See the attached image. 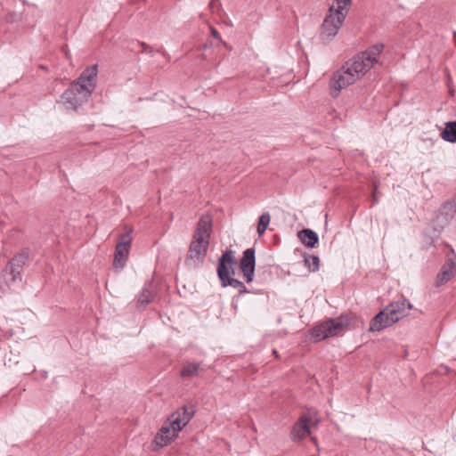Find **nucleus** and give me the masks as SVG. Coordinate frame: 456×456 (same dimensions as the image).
Here are the masks:
<instances>
[{"instance_id":"obj_1","label":"nucleus","mask_w":456,"mask_h":456,"mask_svg":"<svg viewBox=\"0 0 456 456\" xmlns=\"http://www.w3.org/2000/svg\"><path fill=\"white\" fill-rule=\"evenodd\" d=\"M383 49V44L373 45L334 72L329 83L331 96L338 97L342 89L354 84L368 72L378 62Z\"/></svg>"},{"instance_id":"obj_2","label":"nucleus","mask_w":456,"mask_h":456,"mask_svg":"<svg viewBox=\"0 0 456 456\" xmlns=\"http://www.w3.org/2000/svg\"><path fill=\"white\" fill-rule=\"evenodd\" d=\"M96 65L86 68L61 96V103L69 110H77L88 101L96 86Z\"/></svg>"},{"instance_id":"obj_3","label":"nucleus","mask_w":456,"mask_h":456,"mask_svg":"<svg viewBox=\"0 0 456 456\" xmlns=\"http://www.w3.org/2000/svg\"><path fill=\"white\" fill-rule=\"evenodd\" d=\"M211 226L208 216H202L199 220L185 259L188 266L195 268L203 264L209 245Z\"/></svg>"},{"instance_id":"obj_4","label":"nucleus","mask_w":456,"mask_h":456,"mask_svg":"<svg viewBox=\"0 0 456 456\" xmlns=\"http://www.w3.org/2000/svg\"><path fill=\"white\" fill-rule=\"evenodd\" d=\"M352 0H335L329 9L322 25L321 39L330 42L338 32L346 17L348 14Z\"/></svg>"},{"instance_id":"obj_5","label":"nucleus","mask_w":456,"mask_h":456,"mask_svg":"<svg viewBox=\"0 0 456 456\" xmlns=\"http://www.w3.org/2000/svg\"><path fill=\"white\" fill-rule=\"evenodd\" d=\"M236 264L235 252L226 249L218 259L217 275L223 287L231 286L237 289L240 294L247 293L248 289L242 281L234 279Z\"/></svg>"},{"instance_id":"obj_6","label":"nucleus","mask_w":456,"mask_h":456,"mask_svg":"<svg viewBox=\"0 0 456 456\" xmlns=\"http://www.w3.org/2000/svg\"><path fill=\"white\" fill-rule=\"evenodd\" d=\"M349 324L347 317L340 316L338 319H329L315 326L311 330V336L320 341L339 334Z\"/></svg>"},{"instance_id":"obj_7","label":"nucleus","mask_w":456,"mask_h":456,"mask_svg":"<svg viewBox=\"0 0 456 456\" xmlns=\"http://www.w3.org/2000/svg\"><path fill=\"white\" fill-rule=\"evenodd\" d=\"M320 422L316 411H308L303 413L294 424L291 437L293 441H300L311 434V428L316 427Z\"/></svg>"},{"instance_id":"obj_8","label":"nucleus","mask_w":456,"mask_h":456,"mask_svg":"<svg viewBox=\"0 0 456 456\" xmlns=\"http://www.w3.org/2000/svg\"><path fill=\"white\" fill-rule=\"evenodd\" d=\"M125 229L126 232L119 235L118 241L115 248L113 266L116 269H122L125 266L133 240V230L127 227Z\"/></svg>"},{"instance_id":"obj_9","label":"nucleus","mask_w":456,"mask_h":456,"mask_svg":"<svg viewBox=\"0 0 456 456\" xmlns=\"http://www.w3.org/2000/svg\"><path fill=\"white\" fill-rule=\"evenodd\" d=\"M28 258V249H23L20 253L16 255L9 263V265L3 271L0 280H3L7 286L15 282L20 277V271Z\"/></svg>"},{"instance_id":"obj_10","label":"nucleus","mask_w":456,"mask_h":456,"mask_svg":"<svg viewBox=\"0 0 456 456\" xmlns=\"http://www.w3.org/2000/svg\"><path fill=\"white\" fill-rule=\"evenodd\" d=\"M256 267L255 248H248L243 252V256L240 260V269L243 278L248 283L254 280Z\"/></svg>"},{"instance_id":"obj_11","label":"nucleus","mask_w":456,"mask_h":456,"mask_svg":"<svg viewBox=\"0 0 456 456\" xmlns=\"http://www.w3.org/2000/svg\"><path fill=\"white\" fill-rule=\"evenodd\" d=\"M192 411H189L188 409L185 406H183L175 411V412H173L169 416L167 423L168 427H170L173 429L172 432H176V434L178 435V433L183 429V428L185 427L187 423L191 420V419L192 418Z\"/></svg>"},{"instance_id":"obj_12","label":"nucleus","mask_w":456,"mask_h":456,"mask_svg":"<svg viewBox=\"0 0 456 456\" xmlns=\"http://www.w3.org/2000/svg\"><path fill=\"white\" fill-rule=\"evenodd\" d=\"M412 308L411 304L405 298L389 304L386 310L387 311L390 318L396 322L403 317L406 316L410 310Z\"/></svg>"},{"instance_id":"obj_13","label":"nucleus","mask_w":456,"mask_h":456,"mask_svg":"<svg viewBox=\"0 0 456 456\" xmlns=\"http://www.w3.org/2000/svg\"><path fill=\"white\" fill-rule=\"evenodd\" d=\"M394 323L395 322L390 318V315L385 309L374 316L370 322L369 330L370 331H380Z\"/></svg>"},{"instance_id":"obj_14","label":"nucleus","mask_w":456,"mask_h":456,"mask_svg":"<svg viewBox=\"0 0 456 456\" xmlns=\"http://www.w3.org/2000/svg\"><path fill=\"white\" fill-rule=\"evenodd\" d=\"M172 431L173 429L168 427L167 422H165L154 438L155 444L160 447L167 445L175 437L177 436L176 432L173 433Z\"/></svg>"},{"instance_id":"obj_15","label":"nucleus","mask_w":456,"mask_h":456,"mask_svg":"<svg viewBox=\"0 0 456 456\" xmlns=\"http://www.w3.org/2000/svg\"><path fill=\"white\" fill-rule=\"evenodd\" d=\"M300 241L308 248H314L319 242L318 234L311 229H303L297 233Z\"/></svg>"},{"instance_id":"obj_16","label":"nucleus","mask_w":456,"mask_h":456,"mask_svg":"<svg viewBox=\"0 0 456 456\" xmlns=\"http://www.w3.org/2000/svg\"><path fill=\"white\" fill-rule=\"evenodd\" d=\"M441 138L448 142H456V121L445 123V127L441 133Z\"/></svg>"},{"instance_id":"obj_17","label":"nucleus","mask_w":456,"mask_h":456,"mask_svg":"<svg viewBox=\"0 0 456 456\" xmlns=\"http://www.w3.org/2000/svg\"><path fill=\"white\" fill-rule=\"evenodd\" d=\"M456 213V197L447 200L440 208V215L448 222Z\"/></svg>"},{"instance_id":"obj_18","label":"nucleus","mask_w":456,"mask_h":456,"mask_svg":"<svg viewBox=\"0 0 456 456\" xmlns=\"http://www.w3.org/2000/svg\"><path fill=\"white\" fill-rule=\"evenodd\" d=\"M153 299V293L151 289L144 287L138 296L137 304L140 307H145Z\"/></svg>"},{"instance_id":"obj_19","label":"nucleus","mask_w":456,"mask_h":456,"mask_svg":"<svg viewBox=\"0 0 456 456\" xmlns=\"http://www.w3.org/2000/svg\"><path fill=\"white\" fill-rule=\"evenodd\" d=\"M200 369V363H187L183 366V368L181 370V377L183 378H191L199 373Z\"/></svg>"},{"instance_id":"obj_20","label":"nucleus","mask_w":456,"mask_h":456,"mask_svg":"<svg viewBox=\"0 0 456 456\" xmlns=\"http://www.w3.org/2000/svg\"><path fill=\"white\" fill-rule=\"evenodd\" d=\"M304 264L311 272L318 271L320 260L316 256L304 255Z\"/></svg>"},{"instance_id":"obj_21","label":"nucleus","mask_w":456,"mask_h":456,"mask_svg":"<svg viewBox=\"0 0 456 456\" xmlns=\"http://www.w3.org/2000/svg\"><path fill=\"white\" fill-rule=\"evenodd\" d=\"M271 216L268 212L263 213L259 216L258 225H257V233L261 236L265 233L270 224Z\"/></svg>"},{"instance_id":"obj_22","label":"nucleus","mask_w":456,"mask_h":456,"mask_svg":"<svg viewBox=\"0 0 456 456\" xmlns=\"http://www.w3.org/2000/svg\"><path fill=\"white\" fill-rule=\"evenodd\" d=\"M378 187H379L378 183L376 182H373V191H372V195H371L373 205L377 204L379 201V198L377 196Z\"/></svg>"},{"instance_id":"obj_23","label":"nucleus","mask_w":456,"mask_h":456,"mask_svg":"<svg viewBox=\"0 0 456 456\" xmlns=\"http://www.w3.org/2000/svg\"><path fill=\"white\" fill-rule=\"evenodd\" d=\"M140 44L143 47V51H145L148 48V45L145 43L142 42Z\"/></svg>"},{"instance_id":"obj_24","label":"nucleus","mask_w":456,"mask_h":456,"mask_svg":"<svg viewBox=\"0 0 456 456\" xmlns=\"http://www.w3.org/2000/svg\"><path fill=\"white\" fill-rule=\"evenodd\" d=\"M212 34H213L214 37H217L218 33H217L216 30L212 29Z\"/></svg>"},{"instance_id":"obj_25","label":"nucleus","mask_w":456,"mask_h":456,"mask_svg":"<svg viewBox=\"0 0 456 456\" xmlns=\"http://www.w3.org/2000/svg\"><path fill=\"white\" fill-rule=\"evenodd\" d=\"M311 439L314 444H316V439L314 437H312Z\"/></svg>"},{"instance_id":"obj_26","label":"nucleus","mask_w":456,"mask_h":456,"mask_svg":"<svg viewBox=\"0 0 456 456\" xmlns=\"http://www.w3.org/2000/svg\"><path fill=\"white\" fill-rule=\"evenodd\" d=\"M273 354H274V355H275L276 357H278V355H277V351H276V350H273Z\"/></svg>"}]
</instances>
